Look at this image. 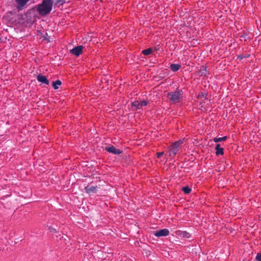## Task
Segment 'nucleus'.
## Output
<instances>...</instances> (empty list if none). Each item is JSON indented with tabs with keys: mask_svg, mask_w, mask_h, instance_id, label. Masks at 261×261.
Segmentation results:
<instances>
[{
	"mask_svg": "<svg viewBox=\"0 0 261 261\" xmlns=\"http://www.w3.org/2000/svg\"><path fill=\"white\" fill-rule=\"evenodd\" d=\"M164 154V152H158L156 153V156H157V158L160 159L161 158V156L163 155V154Z\"/></svg>",
	"mask_w": 261,
	"mask_h": 261,
	"instance_id": "21",
	"label": "nucleus"
},
{
	"mask_svg": "<svg viewBox=\"0 0 261 261\" xmlns=\"http://www.w3.org/2000/svg\"><path fill=\"white\" fill-rule=\"evenodd\" d=\"M201 68L199 71V74L200 75H205L206 74V66H201Z\"/></svg>",
	"mask_w": 261,
	"mask_h": 261,
	"instance_id": "15",
	"label": "nucleus"
},
{
	"mask_svg": "<svg viewBox=\"0 0 261 261\" xmlns=\"http://www.w3.org/2000/svg\"><path fill=\"white\" fill-rule=\"evenodd\" d=\"M169 234V231L166 228L154 231V235L157 237H166Z\"/></svg>",
	"mask_w": 261,
	"mask_h": 261,
	"instance_id": "7",
	"label": "nucleus"
},
{
	"mask_svg": "<svg viewBox=\"0 0 261 261\" xmlns=\"http://www.w3.org/2000/svg\"><path fill=\"white\" fill-rule=\"evenodd\" d=\"M156 49L157 48L156 47H154L153 48L150 47L147 49L143 50L142 51V53L144 55L148 56L152 54L153 53V51L156 50Z\"/></svg>",
	"mask_w": 261,
	"mask_h": 261,
	"instance_id": "12",
	"label": "nucleus"
},
{
	"mask_svg": "<svg viewBox=\"0 0 261 261\" xmlns=\"http://www.w3.org/2000/svg\"><path fill=\"white\" fill-rule=\"evenodd\" d=\"M182 190L184 193L187 194H189L191 191V189L188 186L184 187Z\"/></svg>",
	"mask_w": 261,
	"mask_h": 261,
	"instance_id": "18",
	"label": "nucleus"
},
{
	"mask_svg": "<svg viewBox=\"0 0 261 261\" xmlns=\"http://www.w3.org/2000/svg\"><path fill=\"white\" fill-rule=\"evenodd\" d=\"M216 154L217 155H223L224 154V149L222 147H220V145L219 144H217L216 146Z\"/></svg>",
	"mask_w": 261,
	"mask_h": 261,
	"instance_id": "13",
	"label": "nucleus"
},
{
	"mask_svg": "<svg viewBox=\"0 0 261 261\" xmlns=\"http://www.w3.org/2000/svg\"><path fill=\"white\" fill-rule=\"evenodd\" d=\"M184 142V139L179 140L173 143L169 147L168 153L172 158H174L179 150L180 146Z\"/></svg>",
	"mask_w": 261,
	"mask_h": 261,
	"instance_id": "2",
	"label": "nucleus"
},
{
	"mask_svg": "<svg viewBox=\"0 0 261 261\" xmlns=\"http://www.w3.org/2000/svg\"><path fill=\"white\" fill-rule=\"evenodd\" d=\"M148 103V101L146 100H143L141 102L135 101L132 103V106L133 108H134L135 110H137L142 109L143 107L146 106Z\"/></svg>",
	"mask_w": 261,
	"mask_h": 261,
	"instance_id": "4",
	"label": "nucleus"
},
{
	"mask_svg": "<svg viewBox=\"0 0 261 261\" xmlns=\"http://www.w3.org/2000/svg\"><path fill=\"white\" fill-rule=\"evenodd\" d=\"M105 150L110 153L114 154H120L122 153V151L119 149L116 148L113 145L107 146L105 147Z\"/></svg>",
	"mask_w": 261,
	"mask_h": 261,
	"instance_id": "6",
	"label": "nucleus"
},
{
	"mask_svg": "<svg viewBox=\"0 0 261 261\" xmlns=\"http://www.w3.org/2000/svg\"><path fill=\"white\" fill-rule=\"evenodd\" d=\"M207 93L205 92H200L197 96L198 101L200 102L201 105V107H203V103H204V101L207 99Z\"/></svg>",
	"mask_w": 261,
	"mask_h": 261,
	"instance_id": "8",
	"label": "nucleus"
},
{
	"mask_svg": "<svg viewBox=\"0 0 261 261\" xmlns=\"http://www.w3.org/2000/svg\"><path fill=\"white\" fill-rule=\"evenodd\" d=\"M255 259L257 261H261V253H257Z\"/></svg>",
	"mask_w": 261,
	"mask_h": 261,
	"instance_id": "20",
	"label": "nucleus"
},
{
	"mask_svg": "<svg viewBox=\"0 0 261 261\" xmlns=\"http://www.w3.org/2000/svg\"><path fill=\"white\" fill-rule=\"evenodd\" d=\"M54 0H42L37 6V11L42 16H45L52 10Z\"/></svg>",
	"mask_w": 261,
	"mask_h": 261,
	"instance_id": "1",
	"label": "nucleus"
},
{
	"mask_svg": "<svg viewBox=\"0 0 261 261\" xmlns=\"http://www.w3.org/2000/svg\"><path fill=\"white\" fill-rule=\"evenodd\" d=\"M37 80L38 82L44 84L45 85H48L49 83L48 80L47 79L46 76L41 74H39L37 76Z\"/></svg>",
	"mask_w": 261,
	"mask_h": 261,
	"instance_id": "11",
	"label": "nucleus"
},
{
	"mask_svg": "<svg viewBox=\"0 0 261 261\" xmlns=\"http://www.w3.org/2000/svg\"><path fill=\"white\" fill-rule=\"evenodd\" d=\"M84 47L82 45H79L74 47L70 50V53L76 56H79L83 53Z\"/></svg>",
	"mask_w": 261,
	"mask_h": 261,
	"instance_id": "5",
	"label": "nucleus"
},
{
	"mask_svg": "<svg viewBox=\"0 0 261 261\" xmlns=\"http://www.w3.org/2000/svg\"><path fill=\"white\" fill-rule=\"evenodd\" d=\"M238 58H239L240 59V60H242L244 58V57L242 56H239Z\"/></svg>",
	"mask_w": 261,
	"mask_h": 261,
	"instance_id": "23",
	"label": "nucleus"
},
{
	"mask_svg": "<svg viewBox=\"0 0 261 261\" xmlns=\"http://www.w3.org/2000/svg\"><path fill=\"white\" fill-rule=\"evenodd\" d=\"M170 65H173V66H175V65H179L178 64H171Z\"/></svg>",
	"mask_w": 261,
	"mask_h": 261,
	"instance_id": "24",
	"label": "nucleus"
},
{
	"mask_svg": "<svg viewBox=\"0 0 261 261\" xmlns=\"http://www.w3.org/2000/svg\"><path fill=\"white\" fill-rule=\"evenodd\" d=\"M180 66H170L171 70L174 72L178 71Z\"/></svg>",
	"mask_w": 261,
	"mask_h": 261,
	"instance_id": "19",
	"label": "nucleus"
},
{
	"mask_svg": "<svg viewBox=\"0 0 261 261\" xmlns=\"http://www.w3.org/2000/svg\"><path fill=\"white\" fill-rule=\"evenodd\" d=\"M182 93L181 91H176L168 93V98L173 103L179 102L182 97Z\"/></svg>",
	"mask_w": 261,
	"mask_h": 261,
	"instance_id": "3",
	"label": "nucleus"
},
{
	"mask_svg": "<svg viewBox=\"0 0 261 261\" xmlns=\"http://www.w3.org/2000/svg\"><path fill=\"white\" fill-rule=\"evenodd\" d=\"M65 0H57V3H61V4H63L65 3Z\"/></svg>",
	"mask_w": 261,
	"mask_h": 261,
	"instance_id": "22",
	"label": "nucleus"
},
{
	"mask_svg": "<svg viewBox=\"0 0 261 261\" xmlns=\"http://www.w3.org/2000/svg\"><path fill=\"white\" fill-rule=\"evenodd\" d=\"M180 235L185 238H189L191 237L190 234L186 231H181Z\"/></svg>",
	"mask_w": 261,
	"mask_h": 261,
	"instance_id": "17",
	"label": "nucleus"
},
{
	"mask_svg": "<svg viewBox=\"0 0 261 261\" xmlns=\"http://www.w3.org/2000/svg\"><path fill=\"white\" fill-rule=\"evenodd\" d=\"M30 0H15L17 4V8L19 10H21L23 9V7L27 4V3Z\"/></svg>",
	"mask_w": 261,
	"mask_h": 261,
	"instance_id": "10",
	"label": "nucleus"
},
{
	"mask_svg": "<svg viewBox=\"0 0 261 261\" xmlns=\"http://www.w3.org/2000/svg\"><path fill=\"white\" fill-rule=\"evenodd\" d=\"M226 139H227L226 136H224L223 137H220V138H215L214 139V141L216 143H218V142H222V141H224L226 140Z\"/></svg>",
	"mask_w": 261,
	"mask_h": 261,
	"instance_id": "16",
	"label": "nucleus"
},
{
	"mask_svg": "<svg viewBox=\"0 0 261 261\" xmlns=\"http://www.w3.org/2000/svg\"><path fill=\"white\" fill-rule=\"evenodd\" d=\"M98 187L94 186H87L85 188L86 192L89 194H92L97 193Z\"/></svg>",
	"mask_w": 261,
	"mask_h": 261,
	"instance_id": "9",
	"label": "nucleus"
},
{
	"mask_svg": "<svg viewBox=\"0 0 261 261\" xmlns=\"http://www.w3.org/2000/svg\"><path fill=\"white\" fill-rule=\"evenodd\" d=\"M62 84L61 81L60 80H57L55 82L53 83V87L55 90H57L59 88V86H60Z\"/></svg>",
	"mask_w": 261,
	"mask_h": 261,
	"instance_id": "14",
	"label": "nucleus"
}]
</instances>
